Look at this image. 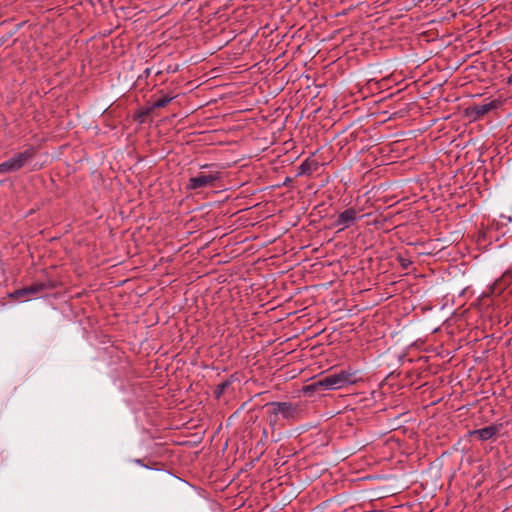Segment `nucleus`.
<instances>
[{"instance_id": "423d86ee", "label": "nucleus", "mask_w": 512, "mask_h": 512, "mask_svg": "<svg viewBox=\"0 0 512 512\" xmlns=\"http://www.w3.org/2000/svg\"><path fill=\"white\" fill-rule=\"evenodd\" d=\"M55 288V285L52 281L46 282H36L29 286L22 287L20 289L15 290L10 294L11 298L19 299L24 297H30L34 295H38L47 290H52Z\"/></svg>"}, {"instance_id": "6e6552de", "label": "nucleus", "mask_w": 512, "mask_h": 512, "mask_svg": "<svg viewBox=\"0 0 512 512\" xmlns=\"http://www.w3.org/2000/svg\"><path fill=\"white\" fill-rule=\"evenodd\" d=\"M512 282V272H505L501 278L497 279L488 290L483 293V298L490 296H500Z\"/></svg>"}, {"instance_id": "ddd939ff", "label": "nucleus", "mask_w": 512, "mask_h": 512, "mask_svg": "<svg viewBox=\"0 0 512 512\" xmlns=\"http://www.w3.org/2000/svg\"><path fill=\"white\" fill-rule=\"evenodd\" d=\"M475 237L476 243L480 248L486 249L492 243L488 230L479 229Z\"/></svg>"}, {"instance_id": "f257e3e1", "label": "nucleus", "mask_w": 512, "mask_h": 512, "mask_svg": "<svg viewBox=\"0 0 512 512\" xmlns=\"http://www.w3.org/2000/svg\"><path fill=\"white\" fill-rule=\"evenodd\" d=\"M355 371L340 370L339 372L327 374L324 377L303 387L306 395H312L315 392H323L328 390H337L357 382Z\"/></svg>"}, {"instance_id": "412c9836", "label": "nucleus", "mask_w": 512, "mask_h": 512, "mask_svg": "<svg viewBox=\"0 0 512 512\" xmlns=\"http://www.w3.org/2000/svg\"><path fill=\"white\" fill-rule=\"evenodd\" d=\"M145 75L148 76L150 74V69L147 68L145 71H144Z\"/></svg>"}, {"instance_id": "1a4fd4ad", "label": "nucleus", "mask_w": 512, "mask_h": 512, "mask_svg": "<svg viewBox=\"0 0 512 512\" xmlns=\"http://www.w3.org/2000/svg\"><path fill=\"white\" fill-rule=\"evenodd\" d=\"M502 426V424H491L484 428L470 431L469 436L477 438L480 441L494 440Z\"/></svg>"}, {"instance_id": "dca6fc26", "label": "nucleus", "mask_w": 512, "mask_h": 512, "mask_svg": "<svg viewBox=\"0 0 512 512\" xmlns=\"http://www.w3.org/2000/svg\"><path fill=\"white\" fill-rule=\"evenodd\" d=\"M135 462L141 466H144L145 468H148V469H152L154 468L153 465H156L157 463L156 462H152V465L150 464H144V460L143 459H136Z\"/></svg>"}, {"instance_id": "f3484780", "label": "nucleus", "mask_w": 512, "mask_h": 512, "mask_svg": "<svg viewBox=\"0 0 512 512\" xmlns=\"http://www.w3.org/2000/svg\"><path fill=\"white\" fill-rule=\"evenodd\" d=\"M179 70V66L176 64L174 66L172 65H169L167 68H166V71L167 73H175Z\"/></svg>"}, {"instance_id": "f03ea898", "label": "nucleus", "mask_w": 512, "mask_h": 512, "mask_svg": "<svg viewBox=\"0 0 512 512\" xmlns=\"http://www.w3.org/2000/svg\"><path fill=\"white\" fill-rule=\"evenodd\" d=\"M269 425L274 428L279 420V415L284 419H295L298 416V406L291 402H269L265 404Z\"/></svg>"}, {"instance_id": "6ab92c4d", "label": "nucleus", "mask_w": 512, "mask_h": 512, "mask_svg": "<svg viewBox=\"0 0 512 512\" xmlns=\"http://www.w3.org/2000/svg\"><path fill=\"white\" fill-rule=\"evenodd\" d=\"M212 166H214V165L213 164H205V165L201 166V169L210 168Z\"/></svg>"}, {"instance_id": "f8f14e48", "label": "nucleus", "mask_w": 512, "mask_h": 512, "mask_svg": "<svg viewBox=\"0 0 512 512\" xmlns=\"http://www.w3.org/2000/svg\"><path fill=\"white\" fill-rule=\"evenodd\" d=\"M153 109L149 102L146 106L140 107L133 114V120L138 122L139 124H143L146 122L147 118L153 113Z\"/></svg>"}, {"instance_id": "7ed1b4c3", "label": "nucleus", "mask_w": 512, "mask_h": 512, "mask_svg": "<svg viewBox=\"0 0 512 512\" xmlns=\"http://www.w3.org/2000/svg\"><path fill=\"white\" fill-rule=\"evenodd\" d=\"M37 154L38 148L33 145H28L24 151L18 152L10 159L0 163V174L13 173L21 170Z\"/></svg>"}, {"instance_id": "20e7f679", "label": "nucleus", "mask_w": 512, "mask_h": 512, "mask_svg": "<svg viewBox=\"0 0 512 512\" xmlns=\"http://www.w3.org/2000/svg\"><path fill=\"white\" fill-rule=\"evenodd\" d=\"M221 179V173L219 171L211 172L209 174L199 173L198 175L191 177L186 185L187 190H198L201 188L215 187L216 181Z\"/></svg>"}, {"instance_id": "a211bd4d", "label": "nucleus", "mask_w": 512, "mask_h": 512, "mask_svg": "<svg viewBox=\"0 0 512 512\" xmlns=\"http://www.w3.org/2000/svg\"><path fill=\"white\" fill-rule=\"evenodd\" d=\"M292 183H293V179L291 177H286L283 182V186L290 187Z\"/></svg>"}, {"instance_id": "2eb2a0df", "label": "nucleus", "mask_w": 512, "mask_h": 512, "mask_svg": "<svg viewBox=\"0 0 512 512\" xmlns=\"http://www.w3.org/2000/svg\"><path fill=\"white\" fill-rule=\"evenodd\" d=\"M398 261L400 263V265L404 268V269H407L411 264H412V261L409 260V259H406L402 256H398Z\"/></svg>"}, {"instance_id": "9b49d317", "label": "nucleus", "mask_w": 512, "mask_h": 512, "mask_svg": "<svg viewBox=\"0 0 512 512\" xmlns=\"http://www.w3.org/2000/svg\"><path fill=\"white\" fill-rule=\"evenodd\" d=\"M237 373L230 375L227 379L219 383L215 386L213 390V396L215 399L219 400L227 389L237 380Z\"/></svg>"}, {"instance_id": "9d476101", "label": "nucleus", "mask_w": 512, "mask_h": 512, "mask_svg": "<svg viewBox=\"0 0 512 512\" xmlns=\"http://www.w3.org/2000/svg\"><path fill=\"white\" fill-rule=\"evenodd\" d=\"M320 168V163L313 159L312 157H308L305 161L301 163V165L298 167V172L296 176H311L313 173L317 172Z\"/></svg>"}, {"instance_id": "39448f33", "label": "nucleus", "mask_w": 512, "mask_h": 512, "mask_svg": "<svg viewBox=\"0 0 512 512\" xmlns=\"http://www.w3.org/2000/svg\"><path fill=\"white\" fill-rule=\"evenodd\" d=\"M501 105L502 101L500 99H494L485 104H473L468 106L464 110V114L471 121H476L482 118L490 111L498 109Z\"/></svg>"}, {"instance_id": "0eeeda50", "label": "nucleus", "mask_w": 512, "mask_h": 512, "mask_svg": "<svg viewBox=\"0 0 512 512\" xmlns=\"http://www.w3.org/2000/svg\"><path fill=\"white\" fill-rule=\"evenodd\" d=\"M358 213L359 211L354 207L347 208L338 214L333 225L335 227H340L338 230L339 232L343 231L344 229H347L356 223V221L360 218Z\"/></svg>"}, {"instance_id": "4468645a", "label": "nucleus", "mask_w": 512, "mask_h": 512, "mask_svg": "<svg viewBox=\"0 0 512 512\" xmlns=\"http://www.w3.org/2000/svg\"><path fill=\"white\" fill-rule=\"evenodd\" d=\"M159 93L162 95L159 99L152 103L149 102L153 110L166 107L175 98L174 96L164 94L163 90H160Z\"/></svg>"}, {"instance_id": "aec40b11", "label": "nucleus", "mask_w": 512, "mask_h": 512, "mask_svg": "<svg viewBox=\"0 0 512 512\" xmlns=\"http://www.w3.org/2000/svg\"><path fill=\"white\" fill-rule=\"evenodd\" d=\"M507 84H512V74L507 78Z\"/></svg>"}]
</instances>
